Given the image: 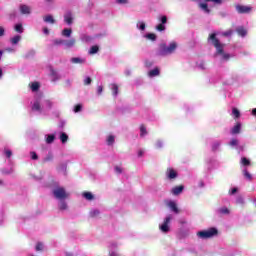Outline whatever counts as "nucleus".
I'll use <instances>...</instances> for the list:
<instances>
[{
	"label": "nucleus",
	"instance_id": "obj_38",
	"mask_svg": "<svg viewBox=\"0 0 256 256\" xmlns=\"http://www.w3.org/2000/svg\"><path fill=\"white\" fill-rule=\"evenodd\" d=\"M221 147V142H214L212 144V151H217Z\"/></svg>",
	"mask_w": 256,
	"mask_h": 256
},
{
	"label": "nucleus",
	"instance_id": "obj_3",
	"mask_svg": "<svg viewBox=\"0 0 256 256\" xmlns=\"http://www.w3.org/2000/svg\"><path fill=\"white\" fill-rule=\"evenodd\" d=\"M219 231L217 228H210L208 230L200 231L197 233L198 237L201 239H211V237H215V235H218Z\"/></svg>",
	"mask_w": 256,
	"mask_h": 256
},
{
	"label": "nucleus",
	"instance_id": "obj_61",
	"mask_svg": "<svg viewBox=\"0 0 256 256\" xmlns=\"http://www.w3.org/2000/svg\"><path fill=\"white\" fill-rule=\"evenodd\" d=\"M252 115H254V116L256 117V108H254V109L252 110Z\"/></svg>",
	"mask_w": 256,
	"mask_h": 256
},
{
	"label": "nucleus",
	"instance_id": "obj_54",
	"mask_svg": "<svg viewBox=\"0 0 256 256\" xmlns=\"http://www.w3.org/2000/svg\"><path fill=\"white\" fill-rule=\"evenodd\" d=\"M5 35V28L0 27V37H3Z\"/></svg>",
	"mask_w": 256,
	"mask_h": 256
},
{
	"label": "nucleus",
	"instance_id": "obj_13",
	"mask_svg": "<svg viewBox=\"0 0 256 256\" xmlns=\"http://www.w3.org/2000/svg\"><path fill=\"white\" fill-rule=\"evenodd\" d=\"M64 21L67 23V25H72L73 24V15L71 12H68L64 15Z\"/></svg>",
	"mask_w": 256,
	"mask_h": 256
},
{
	"label": "nucleus",
	"instance_id": "obj_25",
	"mask_svg": "<svg viewBox=\"0 0 256 256\" xmlns=\"http://www.w3.org/2000/svg\"><path fill=\"white\" fill-rule=\"evenodd\" d=\"M147 135V127L143 124L140 125V137H145Z\"/></svg>",
	"mask_w": 256,
	"mask_h": 256
},
{
	"label": "nucleus",
	"instance_id": "obj_56",
	"mask_svg": "<svg viewBox=\"0 0 256 256\" xmlns=\"http://www.w3.org/2000/svg\"><path fill=\"white\" fill-rule=\"evenodd\" d=\"M4 175H11L13 173V169H10L8 171L3 170Z\"/></svg>",
	"mask_w": 256,
	"mask_h": 256
},
{
	"label": "nucleus",
	"instance_id": "obj_21",
	"mask_svg": "<svg viewBox=\"0 0 256 256\" xmlns=\"http://www.w3.org/2000/svg\"><path fill=\"white\" fill-rule=\"evenodd\" d=\"M71 33H73V30H71V28H65L63 31H62V35L64 37H71Z\"/></svg>",
	"mask_w": 256,
	"mask_h": 256
},
{
	"label": "nucleus",
	"instance_id": "obj_26",
	"mask_svg": "<svg viewBox=\"0 0 256 256\" xmlns=\"http://www.w3.org/2000/svg\"><path fill=\"white\" fill-rule=\"evenodd\" d=\"M107 145L111 146L113 143H115V136L109 135L106 140Z\"/></svg>",
	"mask_w": 256,
	"mask_h": 256
},
{
	"label": "nucleus",
	"instance_id": "obj_4",
	"mask_svg": "<svg viewBox=\"0 0 256 256\" xmlns=\"http://www.w3.org/2000/svg\"><path fill=\"white\" fill-rule=\"evenodd\" d=\"M53 195L56 199H67V197H69V194H67V192L65 191V188L63 187H58L56 189L53 190Z\"/></svg>",
	"mask_w": 256,
	"mask_h": 256
},
{
	"label": "nucleus",
	"instance_id": "obj_50",
	"mask_svg": "<svg viewBox=\"0 0 256 256\" xmlns=\"http://www.w3.org/2000/svg\"><path fill=\"white\" fill-rule=\"evenodd\" d=\"M115 172L121 175V173H123V169L119 166H115Z\"/></svg>",
	"mask_w": 256,
	"mask_h": 256
},
{
	"label": "nucleus",
	"instance_id": "obj_18",
	"mask_svg": "<svg viewBox=\"0 0 256 256\" xmlns=\"http://www.w3.org/2000/svg\"><path fill=\"white\" fill-rule=\"evenodd\" d=\"M44 22L45 23H50L51 25H55V18L51 15H47L44 17Z\"/></svg>",
	"mask_w": 256,
	"mask_h": 256
},
{
	"label": "nucleus",
	"instance_id": "obj_15",
	"mask_svg": "<svg viewBox=\"0 0 256 256\" xmlns=\"http://www.w3.org/2000/svg\"><path fill=\"white\" fill-rule=\"evenodd\" d=\"M32 111H38L41 113V102L39 100H36L32 105Z\"/></svg>",
	"mask_w": 256,
	"mask_h": 256
},
{
	"label": "nucleus",
	"instance_id": "obj_63",
	"mask_svg": "<svg viewBox=\"0 0 256 256\" xmlns=\"http://www.w3.org/2000/svg\"><path fill=\"white\" fill-rule=\"evenodd\" d=\"M0 77H3V70L0 68Z\"/></svg>",
	"mask_w": 256,
	"mask_h": 256
},
{
	"label": "nucleus",
	"instance_id": "obj_45",
	"mask_svg": "<svg viewBox=\"0 0 256 256\" xmlns=\"http://www.w3.org/2000/svg\"><path fill=\"white\" fill-rule=\"evenodd\" d=\"M31 155V159H33V161H37V159H39V156L37 155L36 152H30Z\"/></svg>",
	"mask_w": 256,
	"mask_h": 256
},
{
	"label": "nucleus",
	"instance_id": "obj_16",
	"mask_svg": "<svg viewBox=\"0 0 256 256\" xmlns=\"http://www.w3.org/2000/svg\"><path fill=\"white\" fill-rule=\"evenodd\" d=\"M236 33H238L240 37H245L247 35V30L243 26H240L236 29Z\"/></svg>",
	"mask_w": 256,
	"mask_h": 256
},
{
	"label": "nucleus",
	"instance_id": "obj_49",
	"mask_svg": "<svg viewBox=\"0 0 256 256\" xmlns=\"http://www.w3.org/2000/svg\"><path fill=\"white\" fill-rule=\"evenodd\" d=\"M44 161L47 163L49 161H53V155L49 154L47 157L44 158Z\"/></svg>",
	"mask_w": 256,
	"mask_h": 256
},
{
	"label": "nucleus",
	"instance_id": "obj_34",
	"mask_svg": "<svg viewBox=\"0 0 256 256\" xmlns=\"http://www.w3.org/2000/svg\"><path fill=\"white\" fill-rule=\"evenodd\" d=\"M39 87H40L39 82H33L31 84V90L32 91H39Z\"/></svg>",
	"mask_w": 256,
	"mask_h": 256
},
{
	"label": "nucleus",
	"instance_id": "obj_14",
	"mask_svg": "<svg viewBox=\"0 0 256 256\" xmlns=\"http://www.w3.org/2000/svg\"><path fill=\"white\" fill-rule=\"evenodd\" d=\"M168 207H170V209L174 212V213H179V208L177 207V203H175L174 201H170L168 203Z\"/></svg>",
	"mask_w": 256,
	"mask_h": 256
},
{
	"label": "nucleus",
	"instance_id": "obj_59",
	"mask_svg": "<svg viewBox=\"0 0 256 256\" xmlns=\"http://www.w3.org/2000/svg\"><path fill=\"white\" fill-rule=\"evenodd\" d=\"M236 192H237V188H232L230 195H235Z\"/></svg>",
	"mask_w": 256,
	"mask_h": 256
},
{
	"label": "nucleus",
	"instance_id": "obj_28",
	"mask_svg": "<svg viewBox=\"0 0 256 256\" xmlns=\"http://www.w3.org/2000/svg\"><path fill=\"white\" fill-rule=\"evenodd\" d=\"M71 63H74V64H77V63L83 64V63H85V60H83V59H81V58H79V57H74V58L71 59Z\"/></svg>",
	"mask_w": 256,
	"mask_h": 256
},
{
	"label": "nucleus",
	"instance_id": "obj_11",
	"mask_svg": "<svg viewBox=\"0 0 256 256\" xmlns=\"http://www.w3.org/2000/svg\"><path fill=\"white\" fill-rule=\"evenodd\" d=\"M161 70L159 67H156L148 72V77H159Z\"/></svg>",
	"mask_w": 256,
	"mask_h": 256
},
{
	"label": "nucleus",
	"instance_id": "obj_23",
	"mask_svg": "<svg viewBox=\"0 0 256 256\" xmlns=\"http://www.w3.org/2000/svg\"><path fill=\"white\" fill-rule=\"evenodd\" d=\"M243 175H244L245 179H247L248 181L253 180V176L251 175V173H249V171H247V169L243 170Z\"/></svg>",
	"mask_w": 256,
	"mask_h": 256
},
{
	"label": "nucleus",
	"instance_id": "obj_52",
	"mask_svg": "<svg viewBox=\"0 0 256 256\" xmlns=\"http://www.w3.org/2000/svg\"><path fill=\"white\" fill-rule=\"evenodd\" d=\"M139 29L140 31H145V22H140Z\"/></svg>",
	"mask_w": 256,
	"mask_h": 256
},
{
	"label": "nucleus",
	"instance_id": "obj_55",
	"mask_svg": "<svg viewBox=\"0 0 256 256\" xmlns=\"http://www.w3.org/2000/svg\"><path fill=\"white\" fill-rule=\"evenodd\" d=\"M117 3H119L120 5H125L127 4V0H116Z\"/></svg>",
	"mask_w": 256,
	"mask_h": 256
},
{
	"label": "nucleus",
	"instance_id": "obj_12",
	"mask_svg": "<svg viewBox=\"0 0 256 256\" xmlns=\"http://www.w3.org/2000/svg\"><path fill=\"white\" fill-rule=\"evenodd\" d=\"M241 133V123L237 122L236 125L231 129L232 135H239Z\"/></svg>",
	"mask_w": 256,
	"mask_h": 256
},
{
	"label": "nucleus",
	"instance_id": "obj_30",
	"mask_svg": "<svg viewBox=\"0 0 256 256\" xmlns=\"http://www.w3.org/2000/svg\"><path fill=\"white\" fill-rule=\"evenodd\" d=\"M232 114L235 117V119H239V117H241V112H239V109L237 108L232 109Z\"/></svg>",
	"mask_w": 256,
	"mask_h": 256
},
{
	"label": "nucleus",
	"instance_id": "obj_24",
	"mask_svg": "<svg viewBox=\"0 0 256 256\" xmlns=\"http://www.w3.org/2000/svg\"><path fill=\"white\" fill-rule=\"evenodd\" d=\"M95 53H99V46L97 45L92 46L89 50L90 55H95Z\"/></svg>",
	"mask_w": 256,
	"mask_h": 256
},
{
	"label": "nucleus",
	"instance_id": "obj_7",
	"mask_svg": "<svg viewBox=\"0 0 256 256\" xmlns=\"http://www.w3.org/2000/svg\"><path fill=\"white\" fill-rule=\"evenodd\" d=\"M236 11L240 14L249 13L250 11H253V7L251 6H245V5H237Z\"/></svg>",
	"mask_w": 256,
	"mask_h": 256
},
{
	"label": "nucleus",
	"instance_id": "obj_36",
	"mask_svg": "<svg viewBox=\"0 0 256 256\" xmlns=\"http://www.w3.org/2000/svg\"><path fill=\"white\" fill-rule=\"evenodd\" d=\"M53 141H55V135H53V134L48 135L46 138V143L51 144V143H53Z\"/></svg>",
	"mask_w": 256,
	"mask_h": 256
},
{
	"label": "nucleus",
	"instance_id": "obj_62",
	"mask_svg": "<svg viewBox=\"0 0 256 256\" xmlns=\"http://www.w3.org/2000/svg\"><path fill=\"white\" fill-rule=\"evenodd\" d=\"M138 156L142 157L143 156V151H139Z\"/></svg>",
	"mask_w": 256,
	"mask_h": 256
},
{
	"label": "nucleus",
	"instance_id": "obj_53",
	"mask_svg": "<svg viewBox=\"0 0 256 256\" xmlns=\"http://www.w3.org/2000/svg\"><path fill=\"white\" fill-rule=\"evenodd\" d=\"M97 93L98 95H101L103 93V86H98Z\"/></svg>",
	"mask_w": 256,
	"mask_h": 256
},
{
	"label": "nucleus",
	"instance_id": "obj_35",
	"mask_svg": "<svg viewBox=\"0 0 256 256\" xmlns=\"http://www.w3.org/2000/svg\"><path fill=\"white\" fill-rule=\"evenodd\" d=\"M14 29L16 33H23V24H16Z\"/></svg>",
	"mask_w": 256,
	"mask_h": 256
},
{
	"label": "nucleus",
	"instance_id": "obj_37",
	"mask_svg": "<svg viewBox=\"0 0 256 256\" xmlns=\"http://www.w3.org/2000/svg\"><path fill=\"white\" fill-rule=\"evenodd\" d=\"M54 45H65V40L63 39H55L53 40Z\"/></svg>",
	"mask_w": 256,
	"mask_h": 256
},
{
	"label": "nucleus",
	"instance_id": "obj_31",
	"mask_svg": "<svg viewBox=\"0 0 256 256\" xmlns=\"http://www.w3.org/2000/svg\"><path fill=\"white\" fill-rule=\"evenodd\" d=\"M241 164L244 166V167H248V165H251V161H249V159L245 158V157H242L241 158Z\"/></svg>",
	"mask_w": 256,
	"mask_h": 256
},
{
	"label": "nucleus",
	"instance_id": "obj_64",
	"mask_svg": "<svg viewBox=\"0 0 256 256\" xmlns=\"http://www.w3.org/2000/svg\"><path fill=\"white\" fill-rule=\"evenodd\" d=\"M110 256H119L116 253H111Z\"/></svg>",
	"mask_w": 256,
	"mask_h": 256
},
{
	"label": "nucleus",
	"instance_id": "obj_19",
	"mask_svg": "<svg viewBox=\"0 0 256 256\" xmlns=\"http://www.w3.org/2000/svg\"><path fill=\"white\" fill-rule=\"evenodd\" d=\"M200 9L204 11L205 13H211V10L209 9V5L207 3H200L199 4Z\"/></svg>",
	"mask_w": 256,
	"mask_h": 256
},
{
	"label": "nucleus",
	"instance_id": "obj_2",
	"mask_svg": "<svg viewBox=\"0 0 256 256\" xmlns=\"http://www.w3.org/2000/svg\"><path fill=\"white\" fill-rule=\"evenodd\" d=\"M177 49V44L176 42H171L169 46L167 44H161L160 45V50L158 52V55H161L162 57H165L167 55H172L174 51Z\"/></svg>",
	"mask_w": 256,
	"mask_h": 256
},
{
	"label": "nucleus",
	"instance_id": "obj_5",
	"mask_svg": "<svg viewBox=\"0 0 256 256\" xmlns=\"http://www.w3.org/2000/svg\"><path fill=\"white\" fill-rule=\"evenodd\" d=\"M158 21L160 22V24L156 26V30L160 32L165 31L166 29L165 24H167V16L165 15L158 16Z\"/></svg>",
	"mask_w": 256,
	"mask_h": 256
},
{
	"label": "nucleus",
	"instance_id": "obj_47",
	"mask_svg": "<svg viewBox=\"0 0 256 256\" xmlns=\"http://www.w3.org/2000/svg\"><path fill=\"white\" fill-rule=\"evenodd\" d=\"M92 79H91V77H87L85 80H84V85H91V83H92Z\"/></svg>",
	"mask_w": 256,
	"mask_h": 256
},
{
	"label": "nucleus",
	"instance_id": "obj_46",
	"mask_svg": "<svg viewBox=\"0 0 256 256\" xmlns=\"http://www.w3.org/2000/svg\"><path fill=\"white\" fill-rule=\"evenodd\" d=\"M36 251H43V243L38 242L36 244Z\"/></svg>",
	"mask_w": 256,
	"mask_h": 256
},
{
	"label": "nucleus",
	"instance_id": "obj_39",
	"mask_svg": "<svg viewBox=\"0 0 256 256\" xmlns=\"http://www.w3.org/2000/svg\"><path fill=\"white\" fill-rule=\"evenodd\" d=\"M101 212H99V210H93L90 212V217L95 218V217H99Z\"/></svg>",
	"mask_w": 256,
	"mask_h": 256
},
{
	"label": "nucleus",
	"instance_id": "obj_10",
	"mask_svg": "<svg viewBox=\"0 0 256 256\" xmlns=\"http://www.w3.org/2000/svg\"><path fill=\"white\" fill-rule=\"evenodd\" d=\"M20 13H22V15H31V7H29L25 4H21L20 5Z\"/></svg>",
	"mask_w": 256,
	"mask_h": 256
},
{
	"label": "nucleus",
	"instance_id": "obj_9",
	"mask_svg": "<svg viewBox=\"0 0 256 256\" xmlns=\"http://www.w3.org/2000/svg\"><path fill=\"white\" fill-rule=\"evenodd\" d=\"M185 189V186L183 185H179V186H175L171 189V193L172 195H181V193H183V190Z\"/></svg>",
	"mask_w": 256,
	"mask_h": 256
},
{
	"label": "nucleus",
	"instance_id": "obj_44",
	"mask_svg": "<svg viewBox=\"0 0 256 256\" xmlns=\"http://www.w3.org/2000/svg\"><path fill=\"white\" fill-rule=\"evenodd\" d=\"M223 37H231L233 35V30H228L222 33Z\"/></svg>",
	"mask_w": 256,
	"mask_h": 256
},
{
	"label": "nucleus",
	"instance_id": "obj_43",
	"mask_svg": "<svg viewBox=\"0 0 256 256\" xmlns=\"http://www.w3.org/2000/svg\"><path fill=\"white\" fill-rule=\"evenodd\" d=\"M61 211H65L67 209V203L65 201H62L59 206Z\"/></svg>",
	"mask_w": 256,
	"mask_h": 256
},
{
	"label": "nucleus",
	"instance_id": "obj_48",
	"mask_svg": "<svg viewBox=\"0 0 256 256\" xmlns=\"http://www.w3.org/2000/svg\"><path fill=\"white\" fill-rule=\"evenodd\" d=\"M5 155H6L7 159H11V156L13 155V152H11V150H6Z\"/></svg>",
	"mask_w": 256,
	"mask_h": 256
},
{
	"label": "nucleus",
	"instance_id": "obj_17",
	"mask_svg": "<svg viewBox=\"0 0 256 256\" xmlns=\"http://www.w3.org/2000/svg\"><path fill=\"white\" fill-rule=\"evenodd\" d=\"M82 195L84 199H87V201H93L95 199V196H93L91 192H84Z\"/></svg>",
	"mask_w": 256,
	"mask_h": 256
},
{
	"label": "nucleus",
	"instance_id": "obj_1",
	"mask_svg": "<svg viewBox=\"0 0 256 256\" xmlns=\"http://www.w3.org/2000/svg\"><path fill=\"white\" fill-rule=\"evenodd\" d=\"M211 42L213 47L216 49V55H221L224 61H229L231 59V54L225 53V44L219 41L216 33L209 34L208 43Z\"/></svg>",
	"mask_w": 256,
	"mask_h": 256
},
{
	"label": "nucleus",
	"instance_id": "obj_32",
	"mask_svg": "<svg viewBox=\"0 0 256 256\" xmlns=\"http://www.w3.org/2000/svg\"><path fill=\"white\" fill-rule=\"evenodd\" d=\"M218 211H219V213H221V215H229V213H230V211L227 207L220 208Z\"/></svg>",
	"mask_w": 256,
	"mask_h": 256
},
{
	"label": "nucleus",
	"instance_id": "obj_51",
	"mask_svg": "<svg viewBox=\"0 0 256 256\" xmlns=\"http://www.w3.org/2000/svg\"><path fill=\"white\" fill-rule=\"evenodd\" d=\"M145 66L146 67H153V62L149 61V60H146L145 61Z\"/></svg>",
	"mask_w": 256,
	"mask_h": 256
},
{
	"label": "nucleus",
	"instance_id": "obj_8",
	"mask_svg": "<svg viewBox=\"0 0 256 256\" xmlns=\"http://www.w3.org/2000/svg\"><path fill=\"white\" fill-rule=\"evenodd\" d=\"M166 177L167 179H177V171L173 168H167L166 170Z\"/></svg>",
	"mask_w": 256,
	"mask_h": 256
},
{
	"label": "nucleus",
	"instance_id": "obj_27",
	"mask_svg": "<svg viewBox=\"0 0 256 256\" xmlns=\"http://www.w3.org/2000/svg\"><path fill=\"white\" fill-rule=\"evenodd\" d=\"M64 45L66 47H73V45H75V39L64 40Z\"/></svg>",
	"mask_w": 256,
	"mask_h": 256
},
{
	"label": "nucleus",
	"instance_id": "obj_6",
	"mask_svg": "<svg viewBox=\"0 0 256 256\" xmlns=\"http://www.w3.org/2000/svg\"><path fill=\"white\" fill-rule=\"evenodd\" d=\"M169 223H171V215L167 216L163 224L160 226L162 233H169Z\"/></svg>",
	"mask_w": 256,
	"mask_h": 256
},
{
	"label": "nucleus",
	"instance_id": "obj_22",
	"mask_svg": "<svg viewBox=\"0 0 256 256\" xmlns=\"http://www.w3.org/2000/svg\"><path fill=\"white\" fill-rule=\"evenodd\" d=\"M60 140L61 143H67V141H69V136L65 132H62L60 135Z\"/></svg>",
	"mask_w": 256,
	"mask_h": 256
},
{
	"label": "nucleus",
	"instance_id": "obj_41",
	"mask_svg": "<svg viewBox=\"0 0 256 256\" xmlns=\"http://www.w3.org/2000/svg\"><path fill=\"white\" fill-rule=\"evenodd\" d=\"M82 109H83V105L77 104V105L74 107V113H80V111H82Z\"/></svg>",
	"mask_w": 256,
	"mask_h": 256
},
{
	"label": "nucleus",
	"instance_id": "obj_60",
	"mask_svg": "<svg viewBox=\"0 0 256 256\" xmlns=\"http://www.w3.org/2000/svg\"><path fill=\"white\" fill-rule=\"evenodd\" d=\"M199 187H205V182L203 181H200L199 184H198Z\"/></svg>",
	"mask_w": 256,
	"mask_h": 256
},
{
	"label": "nucleus",
	"instance_id": "obj_58",
	"mask_svg": "<svg viewBox=\"0 0 256 256\" xmlns=\"http://www.w3.org/2000/svg\"><path fill=\"white\" fill-rule=\"evenodd\" d=\"M43 33L45 35H49V28H47V27L43 28Z\"/></svg>",
	"mask_w": 256,
	"mask_h": 256
},
{
	"label": "nucleus",
	"instance_id": "obj_57",
	"mask_svg": "<svg viewBox=\"0 0 256 256\" xmlns=\"http://www.w3.org/2000/svg\"><path fill=\"white\" fill-rule=\"evenodd\" d=\"M156 147H157L158 149H161V147H163V143H162L161 141H158V142L156 143Z\"/></svg>",
	"mask_w": 256,
	"mask_h": 256
},
{
	"label": "nucleus",
	"instance_id": "obj_29",
	"mask_svg": "<svg viewBox=\"0 0 256 256\" xmlns=\"http://www.w3.org/2000/svg\"><path fill=\"white\" fill-rule=\"evenodd\" d=\"M21 41V36L16 35L13 38H11V43L12 45H17V43H19Z\"/></svg>",
	"mask_w": 256,
	"mask_h": 256
},
{
	"label": "nucleus",
	"instance_id": "obj_42",
	"mask_svg": "<svg viewBox=\"0 0 256 256\" xmlns=\"http://www.w3.org/2000/svg\"><path fill=\"white\" fill-rule=\"evenodd\" d=\"M229 145H230L231 147H237V145H239V140H237V139H232V140L230 141Z\"/></svg>",
	"mask_w": 256,
	"mask_h": 256
},
{
	"label": "nucleus",
	"instance_id": "obj_33",
	"mask_svg": "<svg viewBox=\"0 0 256 256\" xmlns=\"http://www.w3.org/2000/svg\"><path fill=\"white\" fill-rule=\"evenodd\" d=\"M147 39H150V41H156L157 40V35L155 33H149L146 35Z\"/></svg>",
	"mask_w": 256,
	"mask_h": 256
},
{
	"label": "nucleus",
	"instance_id": "obj_40",
	"mask_svg": "<svg viewBox=\"0 0 256 256\" xmlns=\"http://www.w3.org/2000/svg\"><path fill=\"white\" fill-rule=\"evenodd\" d=\"M206 3L212 2L214 3V5H222L223 4V0H205Z\"/></svg>",
	"mask_w": 256,
	"mask_h": 256
},
{
	"label": "nucleus",
	"instance_id": "obj_20",
	"mask_svg": "<svg viewBox=\"0 0 256 256\" xmlns=\"http://www.w3.org/2000/svg\"><path fill=\"white\" fill-rule=\"evenodd\" d=\"M111 91L115 97L119 95V86L117 84H111Z\"/></svg>",
	"mask_w": 256,
	"mask_h": 256
}]
</instances>
